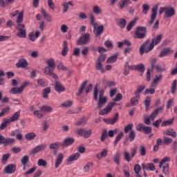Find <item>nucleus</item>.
<instances>
[{"instance_id": "nucleus-58", "label": "nucleus", "mask_w": 177, "mask_h": 177, "mask_svg": "<svg viewBox=\"0 0 177 177\" xmlns=\"http://www.w3.org/2000/svg\"><path fill=\"white\" fill-rule=\"evenodd\" d=\"M176 84H177V81L176 80H174L171 84V92L173 95L175 93V92H176Z\"/></svg>"}, {"instance_id": "nucleus-12", "label": "nucleus", "mask_w": 177, "mask_h": 177, "mask_svg": "<svg viewBox=\"0 0 177 177\" xmlns=\"http://www.w3.org/2000/svg\"><path fill=\"white\" fill-rule=\"evenodd\" d=\"M136 129L139 132H144L146 135H149V133H151L152 129L150 127H147L144 124H138L136 126Z\"/></svg>"}, {"instance_id": "nucleus-2", "label": "nucleus", "mask_w": 177, "mask_h": 177, "mask_svg": "<svg viewBox=\"0 0 177 177\" xmlns=\"http://www.w3.org/2000/svg\"><path fill=\"white\" fill-rule=\"evenodd\" d=\"M147 35V29L145 26H138L134 32V38L137 39H143L146 38Z\"/></svg>"}, {"instance_id": "nucleus-22", "label": "nucleus", "mask_w": 177, "mask_h": 177, "mask_svg": "<svg viewBox=\"0 0 177 177\" xmlns=\"http://www.w3.org/2000/svg\"><path fill=\"white\" fill-rule=\"evenodd\" d=\"M163 135H166V136H171V138H176L177 133L174 129H169L163 131Z\"/></svg>"}, {"instance_id": "nucleus-17", "label": "nucleus", "mask_w": 177, "mask_h": 177, "mask_svg": "<svg viewBox=\"0 0 177 177\" xmlns=\"http://www.w3.org/2000/svg\"><path fill=\"white\" fill-rule=\"evenodd\" d=\"M158 10V6L156 5L152 8V13L151 15V20L149 21V26H151L153 23H154V20H156V18L157 17V11Z\"/></svg>"}, {"instance_id": "nucleus-33", "label": "nucleus", "mask_w": 177, "mask_h": 177, "mask_svg": "<svg viewBox=\"0 0 177 177\" xmlns=\"http://www.w3.org/2000/svg\"><path fill=\"white\" fill-rule=\"evenodd\" d=\"M60 146H62V144L59 142H56L54 143H51L49 145L50 150H57L59 149Z\"/></svg>"}, {"instance_id": "nucleus-4", "label": "nucleus", "mask_w": 177, "mask_h": 177, "mask_svg": "<svg viewBox=\"0 0 177 177\" xmlns=\"http://www.w3.org/2000/svg\"><path fill=\"white\" fill-rule=\"evenodd\" d=\"M132 128H133V124L130 123L124 127V133H129V139L130 142H133L135 140V138H136V133H135V131L132 130Z\"/></svg>"}, {"instance_id": "nucleus-16", "label": "nucleus", "mask_w": 177, "mask_h": 177, "mask_svg": "<svg viewBox=\"0 0 177 177\" xmlns=\"http://www.w3.org/2000/svg\"><path fill=\"white\" fill-rule=\"evenodd\" d=\"M175 8L174 7H166V12L165 13V17L166 19H169L175 16Z\"/></svg>"}, {"instance_id": "nucleus-54", "label": "nucleus", "mask_w": 177, "mask_h": 177, "mask_svg": "<svg viewBox=\"0 0 177 177\" xmlns=\"http://www.w3.org/2000/svg\"><path fill=\"white\" fill-rule=\"evenodd\" d=\"M154 93H156V89L153 88H147L144 91V95H154Z\"/></svg>"}, {"instance_id": "nucleus-60", "label": "nucleus", "mask_w": 177, "mask_h": 177, "mask_svg": "<svg viewBox=\"0 0 177 177\" xmlns=\"http://www.w3.org/2000/svg\"><path fill=\"white\" fill-rule=\"evenodd\" d=\"M62 107H71L73 106V102L68 100L61 104Z\"/></svg>"}, {"instance_id": "nucleus-50", "label": "nucleus", "mask_w": 177, "mask_h": 177, "mask_svg": "<svg viewBox=\"0 0 177 177\" xmlns=\"http://www.w3.org/2000/svg\"><path fill=\"white\" fill-rule=\"evenodd\" d=\"M163 142L166 146H169L172 143V138L165 136L163 138Z\"/></svg>"}, {"instance_id": "nucleus-40", "label": "nucleus", "mask_w": 177, "mask_h": 177, "mask_svg": "<svg viewBox=\"0 0 177 177\" xmlns=\"http://www.w3.org/2000/svg\"><path fill=\"white\" fill-rule=\"evenodd\" d=\"M35 136H37V135L35 133L31 132L26 134L25 138L26 140H34V139H35Z\"/></svg>"}, {"instance_id": "nucleus-23", "label": "nucleus", "mask_w": 177, "mask_h": 177, "mask_svg": "<svg viewBox=\"0 0 177 177\" xmlns=\"http://www.w3.org/2000/svg\"><path fill=\"white\" fill-rule=\"evenodd\" d=\"M146 86L145 85H140L138 86L137 90L134 92L136 99H140V93L141 92H143Z\"/></svg>"}, {"instance_id": "nucleus-11", "label": "nucleus", "mask_w": 177, "mask_h": 177, "mask_svg": "<svg viewBox=\"0 0 177 177\" xmlns=\"http://www.w3.org/2000/svg\"><path fill=\"white\" fill-rule=\"evenodd\" d=\"M115 106V102H111L108 103V104L104 109L99 111V115H106L109 114V113L111 112V110H113V107H114Z\"/></svg>"}, {"instance_id": "nucleus-52", "label": "nucleus", "mask_w": 177, "mask_h": 177, "mask_svg": "<svg viewBox=\"0 0 177 177\" xmlns=\"http://www.w3.org/2000/svg\"><path fill=\"white\" fill-rule=\"evenodd\" d=\"M37 165H39V167H46V165H48V162L42 158H40L37 161Z\"/></svg>"}, {"instance_id": "nucleus-59", "label": "nucleus", "mask_w": 177, "mask_h": 177, "mask_svg": "<svg viewBox=\"0 0 177 177\" xmlns=\"http://www.w3.org/2000/svg\"><path fill=\"white\" fill-rule=\"evenodd\" d=\"M33 114L34 115H35V117L38 118L39 120H41V118L44 117V114L41 111H35L33 112Z\"/></svg>"}, {"instance_id": "nucleus-25", "label": "nucleus", "mask_w": 177, "mask_h": 177, "mask_svg": "<svg viewBox=\"0 0 177 177\" xmlns=\"http://www.w3.org/2000/svg\"><path fill=\"white\" fill-rule=\"evenodd\" d=\"M55 90L56 91V92L60 93L62 92H64V91H66V88H64L60 82H57L55 84Z\"/></svg>"}, {"instance_id": "nucleus-31", "label": "nucleus", "mask_w": 177, "mask_h": 177, "mask_svg": "<svg viewBox=\"0 0 177 177\" xmlns=\"http://www.w3.org/2000/svg\"><path fill=\"white\" fill-rule=\"evenodd\" d=\"M87 84H88V81L86 80L80 84L77 96H80V95H82V93H84V91L85 90V87L86 86Z\"/></svg>"}, {"instance_id": "nucleus-26", "label": "nucleus", "mask_w": 177, "mask_h": 177, "mask_svg": "<svg viewBox=\"0 0 177 177\" xmlns=\"http://www.w3.org/2000/svg\"><path fill=\"white\" fill-rule=\"evenodd\" d=\"M162 110V107H159L155 109L149 115V118L151 121H154L156 117L158 115V113H160Z\"/></svg>"}, {"instance_id": "nucleus-44", "label": "nucleus", "mask_w": 177, "mask_h": 177, "mask_svg": "<svg viewBox=\"0 0 177 177\" xmlns=\"http://www.w3.org/2000/svg\"><path fill=\"white\" fill-rule=\"evenodd\" d=\"M93 167V162H88L86 163V165L84 167V172H89L91 171V168Z\"/></svg>"}, {"instance_id": "nucleus-45", "label": "nucleus", "mask_w": 177, "mask_h": 177, "mask_svg": "<svg viewBox=\"0 0 177 177\" xmlns=\"http://www.w3.org/2000/svg\"><path fill=\"white\" fill-rule=\"evenodd\" d=\"M174 118H172L170 120L163 121L161 124V127H168L169 125H172L174 124Z\"/></svg>"}, {"instance_id": "nucleus-39", "label": "nucleus", "mask_w": 177, "mask_h": 177, "mask_svg": "<svg viewBox=\"0 0 177 177\" xmlns=\"http://www.w3.org/2000/svg\"><path fill=\"white\" fill-rule=\"evenodd\" d=\"M51 89L50 87H47L43 89V97L44 99H48L49 97V93H50Z\"/></svg>"}, {"instance_id": "nucleus-19", "label": "nucleus", "mask_w": 177, "mask_h": 177, "mask_svg": "<svg viewBox=\"0 0 177 177\" xmlns=\"http://www.w3.org/2000/svg\"><path fill=\"white\" fill-rule=\"evenodd\" d=\"M16 168L17 166L15 164H10L7 165L4 169V173L5 174H14V172H16Z\"/></svg>"}, {"instance_id": "nucleus-43", "label": "nucleus", "mask_w": 177, "mask_h": 177, "mask_svg": "<svg viewBox=\"0 0 177 177\" xmlns=\"http://www.w3.org/2000/svg\"><path fill=\"white\" fill-rule=\"evenodd\" d=\"M120 158H121V153H120V152L116 153V154L113 156V161L117 165H120Z\"/></svg>"}, {"instance_id": "nucleus-41", "label": "nucleus", "mask_w": 177, "mask_h": 177, "mask_svg": "<svg viewBox=\"0 0 177 177\" xmlns=\"http://www.w3.org/2000/svg\"><path fill=\"white\" fill-rule=\"evenodd\" d=\"M118 26L120 28H125V26H127V20H125V19L120 18L118 23Z\"/></svg>"}, {"instance_id": "nucleus-63", "label": "nucleus", "mask_w": 177, "mask_h": 177, "mask_svg": "<svg viewBox=\"0 0 177 177\" xmlns=\"http://www.w3.org/2000/svg\"><path fill=\"white\" fill-rule=\"evenodd\" d=\"M140 154L142 157H145V156H146V148L143 145L140 147Z\"/></svg>"}, {"instance_id": "nucleus-35", "label": "nucleus", "mask_w": 177, "mask_h": 177, "mask_svg": "<svg viewBox=\"0 0 177 177\" xmlns=\"http://www.w3.org/2000/svg\"><path fill=\"white\" fill-rule=\"evenodd\" d=\"M40 110L41 111H44L45 113H52V111H53V109L52 108V106L48 105H44L41 106Z\"/></svg>"}, {"instance_id": "nucleus-30", "label": "nucleus", "mask_w": 177, "mask_h": 177, "mask_svg": "<svg viewBox=\"0 0 177 177\" xmlns=\"http://www.w3.org/2000/svg\"><path fill=\"white\" fill-rule=\"evenodd\" d=\"M68 53V46L67 41H64L63 43V49L61 52L62 56H67Z\"/></svg>"}, {"instance_id": "nucleus-61", "label": "nucleus", "mask_w": 177, "mask_h": 177, "mask_svg": "<svg viewBox=\"0 0 177 177\" xmlns=\"http://www.w3.org/2000/svg\"><path fill=\"white\" fill-rule=\"evenodd\" d=\"M97 95H99V90L97 88V85H96L94 88V91H93V97L94 100L97 101Z\"/></svg>"}, {"instance_id": "nucleus-55", "label": "nucleus", "mask_w": 177, "mask_h": 177, "mask_svg": "<svg viewBox=\"0 0 177 177\" xmlns=\"http://www.w3.org/2000/svg\"><path fill=\"white\" fill-rule=\"evenodd\" d=\"M9 111H10V107L6 106L3 108L0 113V118L3 117V115H5L6 113H9Z\"/></svg>"}, {"instance_id": "nucleus-14", "label": "nucleus", "mask_w": 177, "mask_h": 177, "mask_svg": "<svg viewBox=\"0 0 177 177\" xmlns=\"http://www.w3.org/2000/svg\"><path fill=\"white\" fill-rule=\"evenodd\" d=\"M161 39H162V35H158L155 38L152 39L149 50H153L154 46L158 45V44L161 42Z\"/></svg>"}, {"instance_id": "nucleus-53", "label": "nucleus", "mask_w": 177, "mask_h": 177, "mask_svg": "<svg viewBox=\"0 0 177 177\" xmlns=\"http://www.w3.org/2000/svg\"><path fill=\"white\" fill-rule=\"evenodd\" d=\"M108 136L109 135L107 134V130L106 129L102 130L101 138H100L101 142H104L106 140V138H107Z\"/></svg>"}, {"instance_id": "nucleus-64", "label": "nucleus", "mask_w": 177, "mask_h": 177, "mask_svg": "<svg viewBox=\"0 0 177 177\" xmlns=\"http://www.w3.org/2000/svg\"><path fill=\"white\" fill-rule=\"evenodd\" d=\"M104 60H106V55L104 54H101L97 59V62H100V63H103L104 62Z\"/></svg>"}, {"instance_id": "nucleus-1", "label": "nucleus", "mask_w": 177, "mask_h": 177, "mask_svg": "<svg viewBox=\"0 0 177 177\" xmlns=\"http://www.w3.org/2000/svg\"><path fill=\"white\" fill-rule=\"evenodd\" d=\"M47 66L44 68V74L55 78V80L57 79V75L53 73L55 68L56 67V63L55 62V59L50 58L46 61Z\"/></svg>"}, {"instance_id": "nucleus-28", "label": "nucleus", "mask_w": 177, "mask_h": 177, "mask_svg": "<svg viewBox=\"0 0 177 177\" xmlns=\"http://www.w3.org/2000/svg\"><path fill=\"white\" fill-rule=\"evenodd\" d=\"M74 142H75L74 138H66L64 139V143L61 144V145H62V146H65V147L71 146V145H73V143H74Z\"/></svg>"}, {"instance_id": "nucleus-47", "label": "nucleus", "mask_w": 177, "mask_h": 177, "mask_svg": "<svg viewBox=\"0 0 177 177\" xmlns=\"http://www.w3.org/2000/svg\"><path fill=\"white\" fill-rule=\"evenodd\" d=\"M118 57V56L117 55L109 57L106 60V63H115V62H117Z\"/></svg>"}, {"instance_id": "nucleus-13", "label": "nucleus", "mask_w": 177, "mask_h": 177, "mask_svg": "<svg viewBox=\"0 0 177 177\" xmlns=\"http://www.w3.org/2000/svg\"><path fill=\"white\" fill-rule=\"evenodd\" d=\"M16 29L18 32L17 33V37L19 38H26L27 37V31L26 30V26L19 25L17 26Z\"/></svg>"}, {"instance_id": "nucleus-32", "label": "nucleus", "mask_w": 177, "mask_h": 177, "mask_svg": "<svg viewBox=\"0 0 177 177\" xmlns=\"http://www.w3.org/2000/svg\"><path fill=\"white\" fill-rule=\"evenodd\" d=\"M10 122H11L9 121V119L4 118L3 120V122L1 124V126H0L1 131H3V129L7 128L8 125H9V124H10Z\"/></svg>"}, {"instance_id": "nucleus-6", "label": "nucleus", "mask_w": 177, "mask_h": 177, "mask_svg": "<svg viewBox=\"0 0 177 177\" xmlns=\"http://www.w3.org/2000/svg\"><path fill=\"white\" fill-rule=\"evenodd\" d=\"M136 153H138V147H134L131 149V154L128 151L124 150L123 153V156L124 157V160L127 161V162H130L132 160V158L136 156Z\"/></svg>"}, {"instance_id": "nucleus-7", "label": "nucleus", "mask_w": 177, "mask_h": 177, "mask_svg": "<svg viewBox=\"0 0 177 177\" xmlns=\"http://www.w3.org/2000/svg\"><path fill=\"white\" fill-rule=\"evenodd\" d=\"M91 41V34L84 33L77 41V45H87Z\"/></svg>"}, {"instance_id": "nucleus-34", "label": "nucleus", "mask_w": 177, "mask_h": 177, "mask_svg": "<svg viewBox=\"0 0 177 177\" xmlns=\"http://www.w3.org/2000/svg\"><path fill=\"white\" fill-rule=\"evenodd\" d=\"M95 15H93V13H90V24L91 26H93V28L97 27V23H95Z\"/></svg>"}, {"instance_id": "nucleus-18", "label": "nucleus", "mask_w": 177, "mask_h": 177, "mask_svg": "<svg viewBox=\"0 0 177 177\" xmlns=\"http://www.w3.org/2000/svg\"><path fill=\"white\" fill-rule=\"evenodd\" d=\"M16 67L17 68H26V67H28V62L26 59H19L16 64Z\"/></svg>"}, {"instance_id": "nucleus-9", "label": "nucleus", "mask_w": 177, "mask_h": 177, "mask_svg": "<svg viewBox=\"0 0 177 177\" xmlns=\"http://www.w3.org/2000/svg\"><path fill=\"white\" fill-rule=\"evenodd\" d=\"M76 133L79 136H82L84 139H88L92 136V130H86L84 128L77 129Z\"/></svg>"}, {"instance_id": "nucleus-49", "label": "nucleus", "mask_w": 177, "mask_h": 177, "mask_svg": "<svg viewBox=\"0 0 177 177\" xmlns=\"http://www.w3.org/2000/svg\"><path fill=\"white\" fill-rule=\"evenodd\" d=\"M155 77H156V78L153 79L151 86H153V85H154V84H158L159 81H161V80H162V74H160L158 75H156Z\"/></svg>"}, {"instance_id": "nucleus-62", "label": "nucleus", "mask_w": 177, "mask_h": 177, "mask_svg": "<svg viewBox=\"0 0 177 177\" xmlns=\"http://www.w3.org/2000/svg\"><path fill=\"white\" fill-rule=\"evenodd\" d=\"M136 71H140V73H145V65L142 64L136 65Z\"/></svg>"}, {"instance_id": "nucleus-37", "label": "nucleus", "mask_w": 177, "mask_h": 177, "mask_svg": "<svg viewBox=\"0 0 177 177\" xmlns=\"http://www.w3.org/2000/svg\"><path fill=\"white\" fill-rule=\"evenodd\" d=\"M137 19H134L133 20L131 21L127 26V31H131L133 27H135V24H136Z\"/></svg>"}, {"instance_id": "nucleus-51", "label": "nucleus", "mask_w": 177, "mask_h": 177, "mask_svg": "<svg viewBox=\"0 0 177 177\" xmlns=\"http://www.w3.org/2000/svg\"><path fill=\"white\" fill-rule=\"evenodd\" d=\"M30 160V157H28V156L25 155L21 160V162L22 164V165H27V164L28 163V161Z\"/></svg>"}, {"instance_id": "nucleus-20", "label": "nucleus", "mask_w": 177, "mask_h": 177, "mask_svg": "<svg viewBox=\"0 0 177 177\" xmlns=\"http://www.w3.org/2000/svg\"><path fill=\"white\" fill-rule=\"evenodd\" d=\"M174 53V50H171L169 48H163L159 55V57H165V56H169Z\"/></svg>"}, {"instance_id": "nucleus-15", "label": "nucleus", "mask_w": 177, "mask_h": 177, "mask_svg": "<svg viewBox=\"0 0 177 177\" xmlns=\"http://www.w3.org/2000/svg\"><path fill=\"white\" fill-rule=\"evenodd\" d=\"M45 149H46V144L39 145L31 150L30 154H38V153L45 150Z\"/></svg>"}, {"instance_id": "nucleus-48", "label": "nucleus", "mask_w": 177, "mask_h": 177, "mask_svg": "<svg viewBox=\"0 0 177 177\" xmlns=\"http://www.w3.org/2000/svg\"><path fill=\"white\" fill-rule=\"evenodd\" d=\"M37 84L41 88H46V86H48V83L42 79L37 80Z\"/></svg>"}, {"instance_id": "nucleus-5", "label": "nucleus", "mask_w": 177, "mask_h": 177, "mask_svg": "<svg viewBox=\"0 0 177 177\" xmlns=\"http://www.w3.org/2000/svg\"><path fill=\"white\" fill-rule=\"evenodd\" d=\"M107 103V97L104 96V90L102 89L99 92V99L97 104V109L100 110L104 104Z\"/></svg>"}, {"instance_id": "nucleus-3", "label": "nucleus", "mask_w": 177, "mask_h": 177, "mask_svg": "<svg viewBox=\"0 0 177 177\" xmlns=\"http://www.w3.org/2000/svg\"><path fill=\"white\" fill-rule=\"evenodd\" d=\"M171 161V158L169 157H165L160 162L159 165V168H162V172L168 176L169 175V164L166 163Z\"/></svg>"}, {"instance_id": "nucleus-36", "label": "nucleus", "mask_w": 177, "mask_h": 177, "mask_svg": "<svg viewBox=\"0 0 177 177\" xmlns=\"http://www.w3.org/2000/svg\"><path fill=\"white\" fill-rule=\"evenodd\" d=\"M41 14L43 15L45 20H46V21H52V17L50 15H49V14L46 13V11L45 10V9L41 8Z\"/></svg>"}, {"instance_id": "nucleus-46", "label": "nucleus", "mask_w": 177, "mask_h": 177, "mask_svg": "<svg viewBox=\"0 0 177 177\" xmlns=\"http://www.w3.org/2000/svg\"><path fill=\"white\" fill-rule=\"evenodd\" d=\"M124 138V133L120 132L116 137L115 141H114V146H117L118 145V142H120V139H122Z\"/></svg>"}, {"instance_id": "nucleus-42", "label": "nucleus", "mask_w": 177, "mask_h": 177, "mask_svg": "<svg viewBox=\"0 0 177 177\" xmlns=\"http://www.w3.org/2000/svg\"><path fill=\"white\" fill-rule=\"evenodd\" d=\"M95 69L98 71H101V73H104V69L103 68V65L102 64V62H99L98 61L95 63Z\"/></svg>"}, {"instance_id": "nucleus-56", "label": "nucleus", "mask_w": 177, "mask_h": 177, "mask_svg": "<svg viewBox=\"0 0 177 177\" xmlns=\"http://www.w3.org/2000/svg\"><path fill=\"white\" fill-rule=\"evenodd\" d=\"M93 12L95 15H100L102 13V9L98 6H94L93 7Z\"/></svg>"}, {"instance_id": "nucleus-10", "label": "nucleus", "mask_w": 177, "mask_h": 177, "mask_svg": "<svg viewBox=\"0 0 177 177\" xmlns=\"http://www.w3.org/2000/svg\"><path fill=\"white\" fill-rule=\"evenodd\" d=\"M30 82H24L22 85L20 87H14L12 88L11 90L10 91V93L12 95H17L20 93H23V91H24V88L28 85Z\"/></svg>"}, {"instance_id": "nucleus-57", "label": "nucleus", "mask_w": 177, "mask_h": 177, "mask_svg": "<svg viewBox=\"0 0 177 177\" xmlns=\"http://www.w3.org/2000/svg\"><path fill=\"white\" fill-rule=\"evenodd\" d=\"M10 157V155L9 153L3 154L1 159L2 164H6V162L9 160Z\"/></svg>"}, {"instance_id": "nucleus-24", "label": "nucleus", "mask_w": 177, "mask_h": 177, "mask_svg": "<svg viewBox=\"0 0 177 177\" xmlns=\"http://www.w3.org/2000/svg\"><path fill=\"white\" fill-rule=\"evenodd\" d=\"M63 158H64L63 153H60L57 155L55 164V168H59V167H60V165L63 162Z\"/></svg>"}, {"instance_id": "nucleus-38", "label": "nucleus", "mask_w": 177, "mask_h": 177, "mask_svg": "<svg viewBox=\"0 0 177 177\" xmlns=\"http://www.w3.org/2000/svg\"><path fill=\"white\" fill-rule=\"evenodd\" d=\"M20 117V111H17L9 120L10 122H15L17 121Z\"/></svg>"}, {"instance_id": "nucleus-8", "label": "nucleus", "mask_w": 177, "mask_h": 177, "mask_svg": "<svg viewBox=\"0 0 177 177\" xmlns=\"http://www.w3.org/2000/svg\"><path fill=\"white\" fill-rule=\"evenodd\" d=\"M150 49V39H147L145 41L140 47L139 52L141 56H143L145 53H149V52L151 51Z\"/></svg>"}, {"instance_id": "nucleus-21", "label": "nucleus", "mask_w": 177, "mask_h": 177, "mask_svg": "<svg viewBox=\"0 0 177 177\" xmlns=\"http://www.w3.org/2000/svg\"><path fill=\"white\" fill-rule=\"evenodd\" d=\"M103 31H104V26L103 25H97V26H95V28L93 30L95 37H99V35L103 34Z\"/></svg>"}, {"instance_id": "nucleus-29", "label": "nucleus", "mask_w": 177, "mask_h": 177, "mask_svg": "<svg viewBox=\"0 0 177 177\" xmlns=\"http://www.w3.org/2000/svg\"><path fill=\"white\" fill-rule=\"evenodd\" d=\"M80 153H76L73 155L70 156L68 158H67V162H73V161H77V160H78L80 158Z\"/></svg>"}, {"instance_id": "nucleus-27", "label": "nucleus", "mask_w": 177, "mask_h": 177, "mask_svg": "<svg viewBox=\"0 0 177 177\" xmlns=\"http://www.w3.org/2000/svg\"><path fill=\"white\" fill-rule=\"evenodd\" d=\"M24 17V12L21 11L19 13L18 17H17V20H16V23L17 24V26L24 25V24H21V23H23Z\"/></svg>"}]
</instances>
